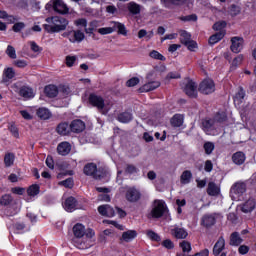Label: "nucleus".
<instances>
[{"mask_svg":"<svg viewBox=\"0 0 256 256\" xmlns=\"http://www.w3.org/2000/svg\"><path fill=\"white\" fill-rule=\"evenodd\" d=\"M227 121V114L225 112L218 113L213 119L202 120V129L206 135H212L213 131L221 129L223 124Z\"/></svg>","mask_w":256,"mask_h":256,"instance_id":"obj_1","label":"nucleus"},{"mask_svg":"<svg viewBox=\"0 0 256 256\" xmlns=\"http://www.w3.org/2000/svg\"><path fill=\"white\" fill-rule=\"evenodd\" d=\"M47 24H44V29L48 33H61L67 29L69 20L61 16H53L46 19Z\"/></svg>","mask_w":256,"mask_h":256,"instance_id":"obj_2","label":"nucleus"},{"mask_svg":"<svg viewBox=\"0 0 256 256\" xmlns=\"http://www.w3.org/2000/svg\"><path fill=\"white\" fill-rule=\"evenodd\" d=\"M89 103L93 107H96L98 109V111H100L102 113V115H106V113H108V111H109L107 104H105V100L101 96L91 94L89 96Z\"/></svg>","mask_w":256,"mask_h":256,"instance_id":"obj_3","label":"nucleus"},{"mask_svg":"<svg viewBox=\"0 0 256 256\" xmlns=\"http://www.w3.org/2000/svg\"><path fill=\"white\" fill-rule=\"evenodd\" d=\"M165 213H167V205L165 202L163 200H155L150 213L151 217L153 219H160Z\"/></svg>","mask_w":256,"mask_h":256,"instance_id":"obj_4","label":"nucleus"},{"mask_svg":"<svg viewBox=\"0 0 256 256\" xmlns=\"http://www.w3.org/2000/svg\"><path fill=\"white\" fill-rule=\"evenodd\" d=\"M247 191V186L243 182H237L235 183L230 190V195L234 201H237L243 193Z\"/></svg>","mask_w":256,"mask_h":256,"instance_id":"obj_5","label":"nucleus"},{"mask_svg":"<svg viewBox=\"0 0 256 256\" xmlns=\"http://www.w3.org/2000/svg\"><path fill=\"white\" fill-rule=\"evenodd\" d=\"M200 93L203 95H211V93H215V82L211 79H205L200 83L199 86Z\"/></svg>","mask_w":256,"mask_h":256,"instance_id":"obj_6","label":"nucleus"},{"mask_svg":"<svg viewBox=\"0 0 256 256\" xmlns=\"http://www.w3.org/2000/svg\"><path fill=\"white\" fill-rule=\"evenodd\" d=\"M86 233V229L85 226L81 223H78L76 225H74L73 227V234L75 236V238L73 239V243L76 247H81V244H79V239H81L82 237L85 236Z\"/></svg>","mask_w":256,"mask_h":256,"instance_id":"obj_7","label":"nucleus"},{"mask_svg":"<svg viewBox=\"0 0 256 256\" xmlns=\"http://www.w3.org/2000/svg\"><path fill=\"white\" fill-rule=\"evenodd\" d=\"M84 173L94 179H103V175H101V171L97 170V165L94 163H89L84 166Z\"/></svg>","mask_w":256,"mask_h":256,"instance_id":"obj_8","label":"nucleus"},{"mask_svg":"<svg viewBox=\"0 0 256 256\" xmlns=\"http://www.w3.org/2000/svg\"><path fill=\"white\" fill-rule=\"evenodd\" d=\"M141 199V191L135 187L128 188L126 191V200L129 203H137Z\"/></svg>","mask_w":256,"mask_h":256,"instance_id":"obj_9","label":"nucleus"},{"mask_svg":"<svg viewBox=\"0 0 256 256\" xmlns=\"http://www.w3.org/2000/svg\"><path fill=\"white\" fill-rule=\"evenodd\" d=\"M245 41L243 40L242 37L235 36L231 38V52L232 53H241L243 51V45Z\"/></svg>","mask_w":256,"mask_h":256,"instance_id":"obj_10","label":"nucleus"},{"mask_svg":"<svg viewBox=\"0 0 256 256\" xmlns=\"http://www.w3.org/2000/svg\"><path fill=\"white\" fill-rule=\"evenodd\" d=\"M184 93L188 97H197V84L193 80H186L184 82Z\"/></svg>","mask_w":256,"mask_h":256,"instance_id":"obj_11","label":"nucleus"},{"mask_svg":"<svg viewBox=\"0 0 256 256\" xmlns=\"http://www.w3.org/2000/svg\"><path fill=\"white\" fill-rule=\"evenodd\" d=\"M73 35V37H69V35ZM64 37H69V41L71 43H81V41H83V39H85V34L81 31V30H76V31H70V32H65L63 34Z\"/></svg>","mask_w":256,"mask_h":256,"instance_id":"obj_12","label":"nucleus"},{"mask_svg":"<svg viewBox=\"0 0 256 256\" xmlns=\"http://www.w3.org/2000/svg\"><path fill=\"white\" fill-rule=\"evenodd\" d=\"M53 9L62 15L69 13V8H67V5L62 0H55L53 2Z\"/></svg>","mask_w":256,"mask_h":256,"instance_id":"obj_13","label":"nucleus"},{"mask_svg":"<svg viewBox=\"0 0 256 256\" xmlns=\"http://www.w3.org/2000/svg\"><path fill=\"white\" fill-rule=\"evenodd\" d=\"M158 87H161V82L159 81H152L144 84L142 87H140L139 91L140 93H149V91H155V89H158Z\"/></svg>","mask_w":256,"mask_h":256,"instance_id":"obj_14","label":"nucleus"},{"mask_svg":"<svg viewBox=\"0 0 256 256\" xmlns=\"http://www.w3.org/2000/svg\"><path fill=\"white\" fill-rule=\"evenodd\" d=\"M98 212L104 217H115V210L108 204L99 206Z\"/></svg>","mask_w":256,"mask_h":256,"instance_id":"obj_15","label":"nucleus"},{"mask_svg":"<svg viewBox=\"0 0 256 256\" xmlns=\"http://www.w3.org/2000/svg\"><path fill=\"white\" fill-rule=\"evenodd\" d=\"M225 249V238L223 236L219 237L217 242L215 243L212 253L215 256L221 255V252Z\"/></svg>","mask_w":256,"mask_h":256,"instance_id":"obj_16","label":"nucleus"},{"mask_svg":"<svg viewBox=\"0 0 256 256\" xmlns=\"http://www.w3.org/2000/svg\"><path fill=\"white\" fill-rule=\"evenodd\" d=\"M63 207L68 213H73L77 209V200L74 197H69L65 200Z\"/></svg>","mask_w":256,"mask_h":256,"instance_id":"obj_17","label":"nucleus"},{"mask_svg":"<svg viewBox=\"0 0 256 256\" xmlns=\"http://www.w3.org/2000/svg\"><path fill=\"white\" fill-rule=\"evenodd\" d=\"M201 225L203 227H213V225H215V215L205 214L204 216H202Z\"/></svg>","mask_w":256,"mask_h":256,"instance_id":"obj_18","label":"nucleus"},{"mask_svg":"<svg viewBox=\"0 0 256 256\" xmlns=\"http://www.w3.org/2000/svg\"><path fill=\"white\" fill-rule=\"evenodd\" d=\"M19 95L24 99H33V97H35V92H33V88L23 86L19 90Z\"/></svg>","mask_w":256,"mask_h":256,"instance_id":"obj_19","label":"nucleus"},{"mask_svg":"<svg viewBox=\"0 0 256 256\" xmlns=\"http://www.w3.org/2000/svg\"><path fill=\"white\" fill-rule=\"evenodd\" d=\"M70 129L73 133H81V131H85V122L81 120H74L70 124Z\"/></svg>","mask_w":256,"mask_h":256,"instance_id":"obj_20","label":"nucleus"},{"mask_svg":"<svg viewBox=\"0 0 256 256\" xmlns=\"http://www.w3.org/2000/svg\"><path fill=\"white\" fill-rule=\"evenodd\" d=\"M207 193L210 197H217L221 193V188L215 182H209Z\"/></svg>","mask_w":256,"mask_h":256,"instance_id":"obj_21","label":"nucleus"},{"mask_svg":"<svg viewBox=\"0 0 256 256\" xmlns=\"http://www.w3.org/2000/svg\"><path fill=\"white\" fill-rule=\"evenodd\" d=\"M247 157L242 151H238L232 155V161L235 165H243Z\"/></svg>","mask_w":256,"mask_h":256,"instance_id":"obj_22","label":"nucleus"},{"mask_svg":"<svg viewBox=\"0 0 256 256\" xmlns=\"http://www.w3.org/2000/svg\"><path fill=\"white\" fill-rule=\"evenodd\" d=\"M135 237H137V231L128 230L122 233L120 241H124V243H130V241H133Z\"/></svg>","mask_w":256,"mask_h":256,"instance_id":"obj_23","label":"nucleus"},{"mask_svg":"<svg viewBox=\"0 0 256 256\" xmlns=\"http://www.w3.org/2000/svg\"><path fill=\"white\" fill-rule=\"evenodd\" d=\"M171 234L176 239H186L187 235H189L185 229L179 227L173 228Z\"/></svg>","mask_w":256,"mask_h":256,"instance_id":"obj_24","label":"nucleus"},{"mask_svg":"<svg viewBox=\"0 0 256 256\" xmlns=\"http://www.w3.org/2000/svg\"><path fill=\"white\" fill-rule=\"evenodd\" d=\"M57 151L59 155H69V153L71 152V145L69 144V142H62L58 145Z\"/></svg>","mask_w":256,"mask_h":256,"instance_id":"obj_25","label":"nucleus"},{"mask_svg":"<svg viewBox=\"0 0 256 256\" xmlns=\"http://www.w3.org/2000/svg\"><path fill=\"white\" fill-rule=\"evenodd\" d=\"M243 243V239L241 238V235L238 234V232H233L230 235V243L232 247H239Z\"/></svg>","mask_w":256,"mask_h":256,"instance_id":"obj_26","label":"nucleus"},{"mask_svg":"<svg viewBox=\"0 0 256 256\" xmlns=\"http://www.w3.org/2000/svg\"><path fill=\"white\" fill-rule=\"evenodd\" d=\"M14 164H15V153L7 152L4 155V165H5V167H7V168L13 167Z\"/></svg>","mask_w":256,"mask_h":256,"instance_id":"obj_27","label":"nucleus"},{"mask_svg":"<svg viewBox=\"0 0 256 256\" xmlns=\"http://www.w3.org/2000/svg\"><path fill=\"white\" fill-rule=\"evenodd\" d=\"M191 179H193V174L191 171L185 170L180 176V183L182 185H189V183H191Z\"/></svg>","mask_w":256,"mask_h":256,"instance_id":"obj_28","label":"nucleus"},{"mask_svg":"<svg viewBox=\"0 0 256 256\" xmlns=\"http://www.w3.org/2000/svg\"><path fill=\"white\" fill-rule=\"evenodd\" d=\"M255 209V199L250 198L242 205L243 213H251Z\"/></svg>","mask_w":256,"mask_h":256,"instance_id":"obj_29","label":"nucleus"},{"mask_svg":"<svg viewBox=\"0 0 256 256\" xmlns=\"http://www.w3.org/2000/svg\"><path fill=\"white\" fill-rule=\"evenodd\" d=\"M44 91L47 97L50 98L57 97V95H59V89H57V86L55 85L46 86Z\"/></svg>","mask_w":256,"mask_h":256,"instance_id":"obj_30","label":"nucleus"},{"mask_svg":"<svg viewBox=\"0 0 256 256\" xmlns=\"http://www.w3.org/2000/svg\"><path fill=\"white\" fill-rule=\"evenodd\" d=\"M37 116L39 119H43L44 121L51 118V111L47 108H39L37 110Z\"/></svg>","mask_w":256,"mask_h":256,"instance_id":"obj_31","label":"nucleus"},{"mask_svg":"<svg viewBox=\"0 0 256 256\" xmlns=\"http://www.w3.org/2000/svg\"><path fill=\"white\" fill-rule=\"evenodd\" d=\"M183 121H184L183 115L176 114L171 119V125L172 127H181V125H183Z\"/></svg>","mask_w":256,"mask_h":256,"instance_id":"obj_32","label":"nucleus"},{"mask_svg":"<svg viewBox=\"0 0 256 256\" xmlns=\"http://www.w3.org/2000/svg\"><path fill=\"white\" fill-rule=\"evenodd\" d=\"M132 120H133V114H131L130 112H124L118 116V121L120 123H129Z\"/></svg>","mask_w":256,"mask_h":256,"instance_id":"obj_33","label":"nucleus"},{"mask_svg":"<svg viewBox=\"0 0 256 256\" xmlns=\"http://www.w3.org/2000/svg\"><path fill=\"white\" fill-rule=\"evenodd\" d=\"M128 11L133 15H139V13H141V6L135 2H130L128 4Z\"/></svg>","mask_w":256,"mask_h":256,"instance_id":"obj_34","label":"nucleus"},{"mask_svg":"<svg viewBox=\"0 0 256 256\" xmlns=\"http://www.w3.org/2000/svg\"><path fill=\"white\" fill-rule=\"evenodd\" d=\"M70 129H71V126H69V124L67 123L59 124L57 127V131L59 135H68Z\"/></svg>","mask_w":256,"mask_h":256,"instance_id":"obj_35","label":"nucleus"},{"mask_svg":"<svg viewBox=\"0 0 256 256\" xmlns=\"http://www.w3.org/2000/svg\"><path fill=\"white\" fill-rule=\"evenodd\" d=\"M114 25V29H118V33L120 35L127 36V28L125 27V24L119 23V22H112Z\"/></svg>","mask_w":256,"mask_h":256,"instance_id":"obj_36","label":"nucleus"},{"mask_svg":"<svg viewBox=\"0 0 256 256\" xmlns=\"http://www.w3.org/2000/svg\"><path fill=\"white\" fill-rule=\"evenodd\" d=\"M225 35L222 32L216 33L214 35H212L209 38V44L210 45H215V43H219V41H221V39H223Z\"/></svg>","mask_w":256,"mask_h":256,"instance_id":"obj_37","label":"nucleus"},{"mask_svg":"<svg viewBox=\"0 0 256 256\" xmlns=\"http://www.w3.org/2000/svg\"><path fill=\"white\" fill-rule=\"evenodd\" d=\"M180 41L183 45L189 43L191 41V34L185 30L180 31Z\"/></svg>","mask_w":256,"mask_h":256,"instance_id":"obj_38","label":"nucleus"},{"mask_svg":"<svg viewBox=\"0 0 256 256\" xmlns=\"http://www.w3.org/2000/svg\"><path fill=\"white\" fill-rule=\"evenodd\" d=\"M243 99H245V91L240 90L234 97L235 105H241V103H243Z\"/></svg>","mask_w":256,"mask_h":256,"instance_id":"obj_39","label":"nucleus"},{"mask_svg":"<svg viewBox=\"0 0 256 256\" xmlns=\"http://www.w3.org/2000/svg\"><path fill=\"white\" fill-rule=\"evenodd\" d=\"M27 193L30 197H35V195H39V185L33 184L28 188Z\"/></svg>","mask_w":256,"mask_h":256,"instance_id":"obj_40","label":"nucleus"},{"mask_svg":"<svg viewBox=\"0 0 256 256\" xmlns=\"http://www.w3.org/2000/svg\"><path fill=\"white\" fill-rule=\"evenodd\" d=\"M146 235H147L148 239H151V241H156V242L161 241V236L159 234L153 232L152 230H148L146 232Z\"/></svg>","mask_w":256,"mask_h":256,"instance_id":"obj_41","label":"nucleus"},{"mask_svg":"<svg viewBox=\"0 0 256 256\" xmlns=\"http://www.w3.org/2000/svg\"><path fill=\"white\" fill-rule=\"evenodd\" d=\"M6 55H8L10 59H17V51H15V47L8 45L6 49Z\"/></svg>","mask_w":256,"mask_h":256,"instance_id":"obj_42","label":"nucleus"},{"mask_svg":"<svg viewBox=\"0 0 256 256\" xmlns=\"http://www.w3.org/2000/svg\"><path fill=\"white\" fill-rule=\"evenodd\" d=\"M180 248L182 249L183 253H191V243L188 241H182L180 243Z\"/></svg>","mask_w":256,"mask_h":256,"instance_id":"obj_43","label":"nucleus"},{"mask_svg":"<svg viewBox=\"0 0 256 256\" xmlns=\"http://www.w3.org/2000/svg\"><path fill=\"white\" fill-rule=\"evenodd\" d=\"M243 63V55H238L236 58L233 59L231 69H237L239 65Z\"/></svg>","mask_w":256,"mask_h":256,"instance_id":"obj_44","label":"nucleus"},{"mask_svg":"<svg viewBox=\"0 0 256 256\" xmlns=\"http://www.w3.org/2000/svg\"><path fill=\"white\" fill-rule=\"evenodd\" d=\"M215 149V144H213V142H206L204 144V150L206 155H211V153H213Z\"/></svg>","mask_w":256,"mask_h":256,"instance_id":"obj_45","label":"nucleus"},{"mask_svg":"<svg viewBox=\"0 0 256 256\" xmlns=\"http://www.w3.org/2000/svg\"><path fill=\"white\" fill-rule=\"evenodd\" d=\"M4 76L6 79H13V77H15V69H13V67L4 69Z\"/></svg>","mask_w":256,"mask_h":256,"instance_id":"obj_46","label":"nucleus"},{"mask_svg":"<svg viewBox=\"0 0 256 256\" xmlns=\"http://www.w3.org/2000/svg\"><path fill=\"white\" fill-rule=\"evenodd\" d=\"M150 57L152 59H158V61H165V56H163L161 53L157 52L156 50H153L150 52Z\"/></svg>","mask_w":256,"mask_h":256,"instance_id":"obj_47","label":"nucleus"},{"mask_svg":"<svg viewBox=\"0 0 256 256\" xmlns=\"http://www.w3.org/2000/svg\"><path fill=\"white\" fill-rule=\"evenodd\" d=\"M114 31L115 28L113 27H105L98 29V33H100V35H111V33H113Z\"/></svg>","mask_w":256,"mask_h":256,"instance_id":"obj_48","label":"nucleus"},{"mask_svg":"<svg viewBox=\"0 0 256 256\" xmlns=\"http://www.w3.org/2000/svg\"><path fill=\"white\" fill-rule=\"evenodd\" d=\"M11 201H13V197H11V195H9V194H6V195L2 196L0 203H1V205L7 206V205L11 204Z\"/></svg>","mask_w":256,"mask_h":256,"instance_id":"obj_49","label":"nucleus"},{"mask_svg":"<svg viewBox=\"0 0 256 256\" xmlns=\"http://www.w3.org/2000/svg\"><path fill=\"white\" fill-rule=\"evenodd\" d=\"M230 15L232 16H236L239 15V13H241V8L235 4H232L230 6V10H229Z\"/></svg>","mask_w":256,"mask_h":256,"instance_id":"obj_50","label":"nucleus"},{"mask_svg":"<svg viewBox=\"0 0 256 256\" xmlns=\"http://www.w3.org/2000/svg\"><path fill=\"white\" fill-rule=\"evenodd\" d=\"M24 27H25V23L17 22L13 25L12 30L14 31V33H20V31H23Z\"/></svg>","mask_w":256,"mask_h":256,"instance_id":"obj_51","label":"nucleus"},{"mask_svg":"<svg viewBox=\"0 0 256 256\" xmlns=\"http://www.w3.org/2000/svg\"><path fill=\"white\" fill-rule=\"evenodd\" d=\"M125 171L130 175H133V173H139V169H137V167H135V165H132V164H127Z\"/></svg>","mask_w":256,"mask_h":256,"instance_id":"obj_52","label":"nucleus"},{"mask_svg":"<svg viewBox=\"0 0 256 256\" xmlns=\"http://www.w3.org/2000/svg\"><path fill=\"white\" fill-rule=\"evenodd\" d=\"M225 27H227V23L225 21L216 22L213 25L214 31H221V29H225Z\"/></svg>","mask_w":256,"mask_h":256,"instance_id":"obj_53","label":"nucleus"},{"mask_svg":"<svg viewBox=\"0 0 256 256\" xmlns=\"http://www.w3.org/2000/svg\"><path fill=\"white\" fill-rule=\"evenodd\" d=\"M13 65H15V67H18L19 69H25V67H27L28 63L25 60H15L13 62Z\"/></svg>","mask_w":256,"mask_h":256,"instance_id":"obj_54","label":"nucleus"},{"mask_svg":"<svg viewBox=\"0 0 256 256\" xmlns=\"http://www.w3.org/2000/svg\"><path fill=\"white\" fill-rule=\"evenodd\" d=\"M77 61L76 56H66L67 67H73L74 63Z\"/></svg>","mask_w":256,"mask_h":256,"instance_id":"obj_55","label":"nucleus"},{"mask_svg":"<svg viewBox=\"0 0 256 256\" xmlns=\"http://www.w3.org/2000/svg\"><path fill=\"white\" fill-rule=\"evenodd\" d=\"M127 87H135V85H139V78L134 77L126 82Z\"/></svg>","mask_w":256,"mask_h":256,"instance_id":"obj_56","label":"nucleus"},{"mask_svg":"<svg viewBox=\"0 0 256 256\" xmlns=\"http://www.w3.org/2000/svg\"><path fill=\"white\" fill-rule=\"evenodd\" d=\"M59 185H63L64 187H67L68 189H71L73 187V179L69 178L64 181H61Z\"/></svg>","mask_w":256,"mask_h":256,"instance_id":"obj_57","label":"nucleus"},{"mask_svg":"<svg viewBox=\"0 0 256 256\" xmlns=\"http://www.w3.org/2000/svg\"><path fill=\"white\" fill-rule=\"evenodd\" d=\"M189 51H195L197 49V42L190 40L188 43L184 44Z\"/></svg>","mask_w":256,"mask_h":256,"instance_id":"obj_58","label":"nucleus"},{"mask_svg":"<svg viewBox=\"0 0 256 256\" xmlns=\"http://www.w3.org/2000/svg\"><path fill=\"white\" fill-rule=\"evenodd\" d=\"M163 247H165L166 249H173L175 247V245L173 244V241H171L170 239L164 240L162 242Z\"/></svg>","mask_w":256,"mask_h":256,"instance_id":"obj_59","label":"nucleus"},{"mask_svg":"<svg viewBox=\"0 0 256 256\" xmlns=\"http://www.w3.org/2000/svg\"><path fill=\"white\" fill-rule=\"evenodd\" d=\"M238 253H240V255H247V253H249V246L247 245H241L238 248Z\"/></svg>","mask_w":256,"mask_h":256,"instance_id":"obj_60","label":"nucleus"},{"mask_svg":"<svg viewBox=\"0 0 256 256\" xmlns=\"http://www.w3.org/2000/svg\"><path fill=\"white\" fill-rule=\"evenodd\" d=\"M75 24L78 26V27H87V19L85 18H80L78 20L75 21Z\"/></svg>","mask_w":256,"mask_h":256,"instance_id":"obj_61","label":"nucleus"},{"mask_svg":"<svg viewBox=\"0 0 256 256\" xmlns=\"http://www.w3.org/2000/svg\"><path fill=\"white\" fill-rule=\"evenodd\" d=\"M46 165H47V167H49V169L55 168V163L53 162V158L51 156H48L46 158Z\"/></svg>","mask_w":256,"mask_h":256,"instance_id":"obj_62","label":"nucleus"},{"mask_svg":"<svg viewBox=\"0 0 256 256\" xmlns=\"http://www.w3.org/2000/svg\"><path fill=\"white\" fill-rule=\"evenodd\" d=\"M98 200L109 202V201H111V196H109V194H107V193H104V194H101L98 196Z\"/></svg>","mask_w":256,"mask_h":256,"instance_id":"obj_63","label":"nucleus"},{"mask_svg":"<svg viewBox=\"0 0 256 256\" xmlns=\"http://www.w3.org/2000/svg\"><path fill=\"white\" fill-rule=\"evenodd\" d=\"M20 115H22L23 119H26L27 121H30V119H33V116H31V114H29V112L25 110H21Z\"/></svg>","mask_w":256,"mask_h":256,"instance_id":"obj_64","label":"nucleus"}]
</instances>
